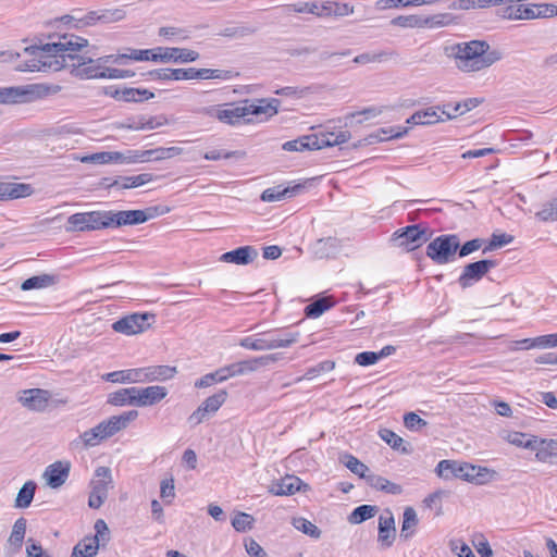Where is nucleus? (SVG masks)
I'll list each match as a JSON object with an SVG mask.
<instances>
[{"label": "nucleus", "mask_w": 557, "mask_h": 557, "mask_svg": "<svg viewBox=\"0 0 557 557\" xmlns=\"http://www.w3.org/2000/svg\"><path fill=\"white\" fill-rule=\"evenodd\" d=\"M284 11L286 14L292 12L294 13H310L318 17H326L334 15H342L339 12V4L332 1H326L320 3L318 1L312 2H297L293 4H287L284 7Z\"/></svg>", "instance_id": "12"}, {"label": "nucleus", "mask_w": 557, "mask_h": 557, "mask_svg": "<svg viewBox=\"0 0 557 557\" xmlns=\"http://www.w3.org/2000/svg\"><path fill=\"white\" fill-rule=\"evenodd\" d=\"M335 300L331 296H320L311 304L305 307V314L307 318L315 319L322 315L325 311L333 308Z\"/></svg>", "instance_id": "32"}, {"label": "nucleus", "mask_w": 557, "mask_h": 557, "mask_svg": "<svg viewBox=\"0 0 557 557\" xmlns=\"http://www.w3.org/2000/svg\"><path fill=\"white\" fill-rule=\"evenodd\" d=\"M534 450H536L535 457L539 461L546 462L552 457H555L554 451H549L550 449L547 440L537 438V448Z\"/></svg>", "instance_id": "63"}, {"label": "nucleus", "mask_w": 557, "mask_h": 557, "mask_svg": "<svg viewBox=\"0 0 557 557\" xmlns=\"http://www.w3.org/2000/svg\"><path fill=\"white\" fill-rule=\"evenodd\" d=\"M176 373V367L165 364L152 366V374L154 375V382L168 381L174 377Z\"/></svg>", "instance_id": "54"}, {"label": "nucleus", "mask_w": 557, "mask_h": 557, "mask_svg": "<svg viewBox=\"0 0 557 557\" xmlns=\"http://www.w3.org/2000/svg\"><path fill=\"white\" fill-rule=\"evenodd\" d=\"M445 53L455 59L458 70L465 73L478 72L490 67L502 59V53L491 49L484 40L458 42L445 48Z\"/></svg>", "instance_id": "2"}, {"label": "nucleus", "mask_w": 557, "mask_h": 557, "mask_svg": "<svg viewBox=\"0 0 557 557\" xmlns=\"http://www.w3.org/2000/svg\"><path fill=\"white\" fill-rule=\"evenodd\" d=\"M226 398L227 392L225 389H221L201 403V410L207 411L209 414H213L221 408Z\"/></svg>", "instance_id": "44"}, {"label": "nucleus", "mask_w": 557, "mask_h": 557, "mask_svg": "<svg viewBox=\"0 0 557 557\" xmlns=\"http://www.w3.org/2000/svg\"><path fill=\"white\" fill-rule=\"evenodd\" d=\"M315 143H318L315 134H309L284 143L283 149L286 151L317 150Z\"/></svg>", "instance_id": "36"}, {"label": "nucleus", "mask_w": 557, "mask_h": 557, "mask_svg": "<svg viewBox=\"0 0 557 557\" xmlns=\"http://www.w3.org/2000/svg\"><path fill=\"white\" fill-rule=\"evenodd\" d=\"M404 423H405V426L410 430V431H418L420 430L422 426H425L428 424V422L425 420H423L422 418H420L417 413L414 412H408L405 414L404 417Z\"/></svg>", "instance_id": "62"}, {"label": "nucleus", "mask_w": 557, "mask_h": 557, "mask_svg": "<svg viewBox=\"0 0 557 557\" xmlns=\"http://www.w3.org/2000/svg\"><path fill=\"white\" fill-rule=\"evenodd\" d=\"M245 548L250 557H267L264 549L253 539H248L245 541Z\"/></svg>", "instance_id": "64"}, {"label": "nucleus", "mask_w": 557, "mask_h": 557, "mask_svg": "<svg viewBox=\"0 0 557 557\" xmlns=\"http://www.w3.org/2000/svg\"><path fill=\"white\" fill-rule=\"evenodd\" d=\"M459 246L457 235H440L426 246V256L436 264H445L454 259Z\"/></svg>", "instance_id": "4"}, {"label": "nucleus", "mask_w": 557, "mask_h": 557, "mask_svg": "<svg viewBox=\"0 0 557 557\" xmlns=\"http://www.w3.org/2000/svg\"><path fill=\"white\" fill-rule=\"evenodd\" d=\"M257 32L256 27L248 26V25H240V26H228L223 29H221L218 35L226 38H244L247 36H250Z\"/></svg>", "instance_id": "46"}, {"label": "nucleus", "mask_w": 557, "mask_h": 557, "mask_svg": "<svg viewBox=\"0 0 557 557\" xmlns=\"http://www.w3.org/2000/svg\"><path fill=\"white\" fill-rule=\"evenodd\" d=\"M341 460L352 473L357 474L359 478L364 479L370 471L368 466H366L358 458L350 454H345Z\"/></svg>", "instance_id": "47"}, {"label": "nucleus", "mask_w": 557, "mask_h": 557, "mask_svg": "<svg viewBox=\"0 0 557 557\" xmlns=\"http://www.w3.org/2000/svg\"><path fill=\"white\" fill-rule=\"evenodd\" d=\"M108 227L117 228L126 225H137L147 222L160 214L158 207L145 210L107 211Z\"/></svg>", "instance_id": "5"}, {"label": "nucleus", "mask_w": 557, "mask_h": 557, "mask_svg": "<svg viewBox=\"0 0 557 557\" xmlns=\"http://www.w3.org/2000/svg\"><path fill=\"white\" fill-rule=\"evenodd\" d=\"M453 22V16L449 13H440L430 16H423V27H442L449 25Z\"/></svg>", "instance_id": "53"}, {"label": "nucleus", "mask_w": 557, "mask_h": 557, "mask_svg": "<svg viewBox=\"0 0 557 557\" xmlns=\"http://www.w3.org/2000/svg\"><path fill=\"white\" fill-rule=\"evenodd\" d=\"M51 399V393L42 388L25 389L18 397V401L27 409L41 412L46 410Z\"/></svg>", "instance_id": "18"}, {"label": "nucleus", "mask_w": 557, "mask_h": 557, "mask_svg": "<svg viewBox=\"0 0 557 557\" xmlns=\"http://www.w3.org/2000/svg\"><path fill=\"white\" fill-rule=\"evenodd\" d=\"M394 246L411 251L429 240L426 227H421L420 224L408 225L397 230L391 238Z\"/></svg>", "instance_id": "8"}, {"label": "nucleus", "mask_w": 557, "mask_h": 557, "mask_svg": "<svg viewBox=\"0 0 557 557\" xmlns=\"http://www.w3.org/2000/svg\"><path fill=\"white\" fill-rule=\"evenodd\" d=\"M156 50H158V54H153V62L185 64L199 59V53L196 50L187 48L158 47Z\"/></svg>", "instance_id": "15"}, {"label": "nucleus", "mask_w": 557, "mask_h": 557, "mask_svg": "<svg viewBox=\"0 0 557 557\" xmlns=\"http://www.w3.org/2000/svg\"><path fill=\"white\" fill-rule=\"evenodd\" d=\"M509 442L518 447H524L529 449L537 448V437L529 436L523 433H513L509 435Z\"/></svg>", "instance_id": "51"}, {"label": "nucleus", "mask_w": 557, "mask_h": 557, "mask_svg": "<svg viewBox=\"0 0 557 557\" xmlns=\"http://www.w3.org/2000/svg\"><path fill=\"white\" fill-rule=\"evenodd\" d=\"M405 134H407V128H401L399 126L398 127L392 126V127L381 128L376 133L370 134L366 138V140L368 141V144H374V143L383 141L386 139L400 138Z\"/></svg>", "instance_id": "38"}, {"label": "nucleus", "mask_w": 557, "mask_h": 557, "mask_svg": "<svg viewBox=\"0 0 557 557\" xmlns=\"http://www.w3.org/2000/svg\"><path fill=\"white\" fill-rule=\"evenodd\" d=\"M87 45L88 40L83 37L73 34L61 35L58 37V41L25 48V52L30 58L21 62L16 70L21 72H58L67 66V59H74L72 52H77Z\"/></svg>", "instance_id": "1"}, {"label": "nucleus", "mask_w": 557, "mask_h": 557, "mask_svg": "<svg viewBox=\"0 0 557 557\" xmlns=\"http://www.w3.org/2000/svg\"><path fill=\"white\" fill-rule=\"evenodd\" d=\"M90 486L91 492L108 497L109 488L112 487L111 469L108 467H98L90 482Z\"/></svg>", "instance_id": "29"}, {"label": "nucleus", "mask_w": 557, "mask_h": 557, "mask_svg": "<svg viewBox=\"0 0 557 557\" xmlns=\"http://www.w3.org/2000/svg\"><path fill=\"white\" fill-rule=\"evenodd\" d=\"M281 101L276 98L270 99H257L256 102L244 101L246 107V117L248 115L259 116L264 114L267 116H273L277 113Z\"/></svg>", "instance_id": "23"}, {"label": "nucleus", "mask_w": 557, "mask_h": 557, "mask_svg": "<svg viewBox=\"0 0 557 557\" xmlns=\"http://www.w3.org/2000/svg\"><path fill=\"white\" fill-rule=\"evenodd\" d=\"M380 437L388 444L393 449H399L404 443V440L395 432L388 429H382L379 432Z\"/></svg>", "instance_id": "60"}, {"label": "nucleus", "mask_w": 557, "mask_h": 557, "mask_svg": "<svg viewBox=\"0 0 557 557\" xmlns=\"http://www.w3.org/2000/svg\"><path fill=\"white\" fill-rule=\"evenodd\" d=\"M26 527H27V520L23 517L18 518L14 522L12 532L8 540L9 545L12 548L13 553L18 552L22 548L25 533H26Z\"/></svg>", "instance_id": "35"}, {"label": "nucleus", "mask_w": 557, "mask_h": 557, "mask_svg": "<svg viewBox=\"0 0 557 557\" xmlns=\"http://www.w3.org/2000/svg\"><path fill=\"white\" fill-rule=\"evenodd\" d=\"M281 359V354H270L260 357H255L251 359L238 361V373L239 375H245L251 372L257 371L261 367H268L271 363H274Z\"/></svg>", "instance_id": "28"}, {"label": "nucleus", "mask_w": 557, "mask_h": 557, "mask_svg": "<svg viewBox=\"0 0 557 557\" xmlns=\"http://www.w3.org/2000/svg\"><path fill=\"white\" fill-rule=\"evenodd\" d=\"M335 368V362L332 360H324L315 364L314 367H311L307 369L304 377L307 380H312L320 375L321 373H326L332 371Z\"/></svg>", "instance_id": "55"}, {"label": "nucleus", "mask_w": 557, "mask_h": 557, "mask_svg": "<svg viewBox=\"0 0 557 557\" xmlns=\"http://www.w3.org/2000/svg\"><path fill=\"white\" fill-rule=\"evenodd\" d=\"M255 519L251 515L246 512H238L232 519L233 528L238 532H246L253 527Z\"/></svg>", "instance_id": "52"}, {"label": "nucleus", "mask_w": 557, "mask_h": 557, "mask_svg": "<svg viewBox=\"0 0 557 557\" xmlns=\"http://www.w3.org/2000/svg\"><path fill=\"white\" fill-rule=\"evenodd\" d=\"M152 180L153 175L151 173H141L134 176H117L114 180L104 178V184L108 188L121 190L143 186Z\"/></svg>", "instance_id": "22"}, {"label": "nucleus", "mask_w": 557, "mask_h": 557, "mask_svg": "<svg viewBox=\"0 0 557 557\" xmlns=\"http://www.w3.org/2000/svg\"><path fill=\"white\" fill-rule=\"evenodd\" d=\"M392 54V52L387 51L366 52L355 57L352 61L357 64L380 63L387 60Z\"/></svg>", "instance_id": "49"}, {"label": "nucleus", "mask_w": 557, "mask_h": 557, "mask_svg": "<svg viewBox=\"0 0 557 557\" xmlns=\"http://www.w3.org/2000/svg\"><path fill=\"white\" fill-rule=\"evenodd\" d=\"M74 59H67V66L72 67L75 75L82 79L104 78V69L102 64H98L96 59L78 55L72 52Z\"/></svg>", "instance_id": "11"}, {"label": "nucleus", "mask_w": 557, "mask_h": 557, "mask_svg": "<svg viewBox=\"0 0 557 557\" xmlns=\"http://www.w3.org/2000/svg\"><path fill=\"white\" fill-rule=\"evenodd\" d=\"M513 237L508 234H493L491 240L486 247H484L483 252L486 253L495 248H499L506 246L512 242Z\"/></svg>", "instance_id": "58"}, {"label": "nucleus", "mask_w": 557, "mask_h": 557, "mask_svg": "<svg viewBox=\"0 0 557 557\" xmlns=\"http://www.w3.org/2000/svg\"><path fill=\"white\" fill-rule=\"evenodd\" d=\"M36 488L37 484L34 481L25 482L17 493L14 506L16 508L29 507L34 499Z\"/></svg>", "instance_id": "37"}, {"label": "nucleus", "mask_w": 557, "mask_h": 557, "mask_svg": "<svg viewBox=\"0 0 557 557\" xmlns=\"http://www.w3.org/2000/svg\"><path fill=\"white\" fill-rule=\"evenodd\" d=\"M246 107L244 101L240 103H224L218 106H210L202 109V113L209 117L219 120L221 123L228 125H238L242 122L248 121L246 119Z\"/></svg>", "instance_id": "9"}, {"label": "nucleus", "mask_w": 557, "mask_h": 557, "mask_svg": "<svg viewBox=\"0 0 557 557\" xmlns=\"http://www.w3.org/2000/svg\"><path fill=\"white\" fill-rule=\"evenodd\" d=\"M377 507L373 505H361L356 507L349 515L350 523L359 524L375 516Z\"/></svg>", "instance_id": "43"}, {"label": "nucleus", "mask_w": 557, "mask_h": 557, "mask_svg": "<svg viewBox=\"0 0 557 557\" xmlns=\"http://www.w3.org/2000/svg\"><path fill=\"white\" fill-rule=\"evenodd\" d=\"M136 387H126L121 388L116 392H113L109 395L108 404L113 406H136L137 407V396H136Z\"/></svg>", "instance_id": "33"}, {"label": "nucleus", "mask_w": 557, "mask_h": 557, "mask_svg": "<svg viewBox=\"0 0 557 557\" xmlns=\"http://www.w3.org/2000/svg\"><path fill=\"white\" fill-rule=\"evenodd\" d=\"M304 488V491L308 490V484L302 483V481L294 475H286L285 478L275 481L270 486V492L273 495L284 496V495H293L296 492Z\"/></svg>", "instance_id": "24"}, {"label": "nucleus", "mask_w": 557, "mask_h": 557, "mask_svg": "<svg viewBox=\"0 0 557 557\" xmlns=\"http://www.w3.org/2000/svg\"><path fill=\"white\" fill-rule=\"evenodd\" d=\"M107 211L78 212L67 218L66 231L87 232L108 227Z\"/></svg>", "instance_id": "7"}, {"label": "nucleus", "mask_w": 557, "mask_h": 557, "mask_svg": "<svg viewBox=\"0 0 557 557\" xmlns=\"http://www.w3.org/2000/svg\"><path fill=\"white\" fill-rule=\"evenodd\" d=\"M440 109L441 107L436 106L417 111L407 120V123L412 125H433L444 121L440 114Z\"/></svg>", "instance_id": "30"}, {"label": "nucleus", "mask_w": 557, "mask_h": 557, "mask_svg": "<svg viewBox=\"0 0 557 557\" xmlns=\"http://www.w3.org/2000/svg\"><path fill=\"white\" fill-rule=\"evenodd\" d=\"M137 407L153 406L163 400L168 395L164 386L151 385L147 387H136Z\"/></svg>", "instance_id": "20"}, {"label": "nucleus", "mask_w": 557, "mask_h": 557, "mask_svg": "<svg viewBox=\"0 0 557 557\" xmlns=\"http://www.w3.org/2000/svg\"><path fill=\"white\" fill-rule=\"evenodd\" d=\"M281 345L284 343L273 341L272 333L246 336L239 341L240 347L256 351L276 349Z\"/></svg>", "instance_id": "21"}, {"label": "nucleus", "mask_w": 557, "mask_h": 557, "mask_svg": "<svg viewBox=\"0 0 557 557\" xmlns=\"http://www.w3.org/2000/svg\"><path fill=\"white\" fill-rule=\"evenodd\" d=\"M154 320L153 313H133L115 321L112 329L117 333L135 335L149 329Z\"/></svg>", "instance_id": "10"}, {"label": "nucleus", "mask_w": 557, "mask_h": 557, "mask_svg": "<svg viewBox=\"0 0 557 557\" xmlns=\"http://www.w3.org/2000/svg\"><path fill=\"white\" fill-rule=\"evenodd\" d=\"M5 199H17L30 196L33 187L24 183H4Z\"/></svg>", "instance_id": "45"}, {"label": "nucleus", "mask_w": 557, "mask_h": 557, "mask_svg": "<svg viewBox=\"0 0 557 557\" xmlns=\"http://www.w3.org/2000/svg\"><path fill=\"white\" fill-rule=\"evenodd\" d=\"M154 98V94L146 88L125 87L122 92V101L144 102Z\"/></svg>", "instance_id": "41"}, {"label": "nucleus", "mask_w": 557, "mask_h": 557, "mask_svg": "<svg viewBox=\"0 0 557 557\" xmlns=\"http://www.w3.org/2000/svg\"><path fill=\"white\" fill-rule=\"evenodd\" d=\"M293 525L305 533L306 535H309L312 539H319L321 536V530L313 524L311 521L305 519V518H297L294 519Z\"/></svg>", "instance_id": "50"}, {"label": "nucleus", "mask_w": 557, "mask_h": 557, "mask_svg": "<svg viewBox=\"0 0 557 557\" xmlns=\"http://www.w3.org/2000/svg\"><path fill=\"white\" fill-rule=\"evenodd\" d=\"M498 262L493 259H483L468 263L458 277V284L462 288H468L479 282L491 269L496 268Z\"/></svg>", "instance_id": "14"}, {"label": "nucleus", "mask_w": 557, "mask_h": 557, "mask_svg": "<svg viewBox=\"0 0 557 557\" xmlns=\"http://www.w3.org/2000/svg\"><path fill=\"white\" fill-rule=\"evenodd\" d=\"M98 549L99 540L97 535L85 537L74 546L71 557H95Z\"/></svg>", "instance_id": "34"}, {"label": "nucleus", "mask_w": 557, "mask_h": 557, "mask_svg": "<svg viewBox=\"0 0 557 557\" xmlns=\"http://www.w3.org/2000/svg\"><path fill=\"white\" fill-rule=\"evenodd\" d=\"M258 257V250L252 246H242L234 250L224 252L220 260L226 263L246 265Z\"/></svg>", "instance_id": "26"}, {"label": "nucleus", "mask_w": 557, "mask_h": 557, "mask_svg": "<svg viewBox=\"0 0 557 557\" xmlns=\"http://www.w3.org/2000/svg\"><path fill=\"white\" fill-rule=\"evenodd\" d=\"M138 417L137 410L125 411L119 416H111L109 419L97 424V431L102 435L103 441L112 437Z\"/></svg>", "instance_id": "16"}, {"label": "nucleus", "mask_w": 557, "mask_h": 557, "mask_svg": "<svg viewBox=\"0 0 557 557\" xmlns=\"http://www.w3.org/2000/svg\"><path fill=\"white\" fill-rule=\"evenodd\" d=\"M70 470V461H55L46 468L44 478L51 488H59L66 482Z\"/></svg>", "instance_id": "19"}, {"label": "nucleus", "mask_w": 557, "mask_h": 557, "mask_svg": "<svg viewBox=\"0 0 557 557\" xmlns=\"http://www.w3.org/2000/svg\"><path fill=\"white\" fill-rule=\"evenodd\" d=\"M481 470V467L468 462L444 459L437 463L435 473L444 480L461 479L472 482L480 475Z\"/></svg>", "instance_id": "6"}, {"label": "nucleus", "mask_w": 557, "mask_h": 557, "mask_svg": "<svg viewBox=\"0 0 557 557\" xmlns=\"http://www.w3.org/2000/svg\"><path fill=\"white\" fill-rule=\"evenodd\" d=\"M41 85L0 88V103H18L41 95Z\"/></svg>", "instance_id": "17"}, {"label": "nucleus", "mask_w": 557, "mask_h": 557, "mask_svg": "<svg viewBox=\"0 0 557 557\" xmlns=\"http://www.w3.org/2000/svg\"><path fill=\"white\" fill-rule=\"evenodd\" d=\"M54 276L50 274H40L26 278L21 284L22 290L41 289L53 285Z\"/></svg>", "instance_id": "40"}, {"label": "nucleus", "mask_w": 557, "mask_h": 557, "mask_svg": "<svg viewBox=\"0 0 557 557\" xmlns=\"http://www.w3.org/2000/svg\"><path fill=\"white\" fill-rule=\"evenodd\" d=\"M173 148H159L151 149L145 151H136L134 156L124 157L123 153L119 151H101L92 154H87L81 158L83 163H94V164H109V163H124V162H137V161H149L151 159L161 160L169 157V152L172 151Z\"/></svg>", "instance_id": "3"}, {"label": "nucleus", "mask_w": 557, "mask_h": 557, "mask_svg": "<svg viewBox=\"0 0 557 557\" xmlns=\"http://www.w3.org/2000/svg\"><path fill=\"white\" fill-rule=\"evenodd\" d=\"M173 81H189V79H221L228 81L233 77V72L230 70L218 69H173L171 71Z\"/></svg>", "instance_id": "13"}, {"label": "nucleus", "mask_w": 557, "mask_h": 557, "mask_svg": "<svg viewBox=\"0 0 557 557\" xmlns=\"http://www.w3.org/2000/svg\"><path fill=\"white\" fill-rule=\"evenodd\" d=\"M106 379L113 383H139L138 368L113 371L108 373Z\"/></svg>", "instance_id": "42"}, {"label": "nucleus", "mask_w": 557, "mask_h": 557, "mask_svg": "<svg viewBox=\"0 0 557 557\" xmlns=\"http://www.w3.org/2000/svg\"><path fill=\"white\" fill-rule=\"evenodd\" d=\"M304 189L305 186L301 184H297L294 186L277 185L263 190L260 198L262 201L265 202H274L283 199L293 198Z\"/></svg>", "instance_id": "25"}, {"label": "nucleus", "mask_w": 557, "mask_h": 557, "mask_svg": "<svg viewBox=\"0 0 557 557\" xmlns=\"http://www.w3.org/2000/svg\"><path fill=\"white\" fill-rule=\"evenodd\" d=\"M536 218L541 221H557V209L555 200L543 206L542 210L536 212Z\"/></svg>", "instance_id": "61"}, {"label": "nucleus", "mask_w": 557, "mask_h": 557, "mask_svg": "<svg viewBox=\"0 0 557 557\" xmlns=\"http://www.w3.org/2000/svg\"><path fill=\"white\" fill-rule=\"evenodd\" d=\"M299 338L298 332H280V333H272V339L275 342L282 341L284 345L277 346V348H286L292 346L293 344L297 343Z\"/></svg>", "instance_id": "59"}, {"label": "nucleus", "mask_w": 557, "mask_h": 557, "mask_svg": "<svg viewBox=\"0 0 557 557\" xmlns=\"http://www.w3.org/2000/svg\"><path fill=\"white\" fill-rule=\"evenodd\" d=\"M126 12L122 8L104 9L100 10V22L101 23H115L124 20Z\"/></svg>", "instance_id": "56"}, {"label": "nucleus", "mask_w": 557, "mask_h": 557, "mask_svg": "<svg viewBox=\"0 0 557 557\" xmlns=\"http://www.w3.org/2000/svg\"><path fill=\"white\" fill-rule=\"evenodd\" d=\"M341 248V240L336 237L320 238L313 244V252L320 259L335 256Z\"/></svg>", "instance_id": "31"}, {"label": "nucleus", "mask_w": 557, "mask_h": 557, "mask_svg": "<svg viewBox=\"0 0 557 557\" xmlns=\"http://www.w3.org/2000/svg\"><path fill=\"white\" fill-rule=\"evenodd\" d=\"M396 536L395 520L391 511L381 515L379 518V535L377 541L382 547L387 548L392 546Z\"/></svg>", "instance_id": "27"}, {"label": "nucleus", "mask_w": 557, "mask_h": 557, "mask_svg": "<svg viewBox=\"0 0 557 557\" xmlns=\"http://www.w3.org/2000/svg\"><path fill=\"white\" fill-rule=\"evenodd\" d=\"M79 438L85 447H95L103 441L101 433L97 431V425L82 433Z\"/></svg>", "instance_id": "57"}, {"label": "nucleus", "mask_w": 557, "mask_h": 557, "mask_svg": "<svg viewBox=\"0 0 557 557\" xmlns=\"http://www.w3.org/2000/svg\"><path fill=\"white\" fill-rule=\"evenodd\" d=\"M404 520L400 530V537L408 540L414 533L416 527L418 525L417 512L412 507H407L404 511Z\"/></svg>", "instance_id": "39"}, {"label": "nucleus", "mask_w": 557, "mask_h": 557, "mask_svg": "<svg viewBox=\"0 0 557 557\" xmlns=\"http://www.w3.org/2000/svg\"><path fill=\"white\" fill-rule=\"evenodd\" d=\"M391 24L394 26H399L404 28H414V27H423V16L422 15H399L394 17L391 21Z\"/></svg>", "instance_id": "48"}]
</instances>
